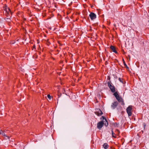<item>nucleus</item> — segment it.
<instances>
[{
    "mask_svg": "<svg viewBox=\"0 0 149 149\" xmlns=\"http://www.w3.org/2000/svg\"><path fill=\"white\" fill-rule=\"evenodd\" d=\"M132 106H130L126 109L127 112L129 116H130L132 115Z\"/></svg>",
    "mask_w": 149,
    "mask_h": 149,
    "instance_id": "nucleus-1",
    "label": "nucleus"
},
{
    "mask_svg": "<svg viewBox=\"0 0 149 149\" xmlns=\"http://www.w3.org/2000/svg\"><path fill=\"white\" fill-rule=\"evenodd\" d=\"M118 102L116 101L114 102L111 104V108L113 109H115L118 106Z\"/></svg>",
    "mask_w": 149,
    "mask_h": 149,
    "instance_id": "nucleus-2",
    "label": "nucleus"
},
{
    "mask_svg": "<svg viewBox=\"0 0 149 149\" xmlns=\"http://www.w3.org/2000/svg\"><path fill=\"white\" fill-rule=\"evenodd\" d=\"M95 113L98 116L101 115L103 114V113L102 111L100 109H96V111L95 112Z\"/></svg>",
    "mask_w": 149,
    "mask_h": 149,
    "instance_id": "nucleus-3",
    "label": "nucleus"
},
{
    "mask_svg": "<svg viewBox=\"0 0 149 149\" xmlns=\"http://www.w3.org/2000/svg\"><path fill=\"white\" fill-rule=\"evenodd\" d=\"M89 16L92 20L95 19L96 17L95 14L93 12H91L90 13Z\"/></svg>",
    "mask_w": 149,
    "mask_h": 149,
    "instance_id": "nucleus-4",
    "label": "nucleus"
},
{
    "mask_svg": "<svg viewBox=\"0 0 149 149\" xmlns=\"http://www.w3.org/2000/svg\"><path fill=\"white\" fill-rule=\"evenodd\" d=\"M108 86L110 88L111 92L113 93L115 92V88L113 86H112L109 82L108 84Z\"/></svg>",
    "mask_w": 149,
    "mask_h": 149,
    "instance_id": "nucleus-5",
    "label": "nucleus"
},
{
    "mask_svg": "<svg viewBox=\"0 0 149 149\" xmlns=\"http://www.w3.org/2000/svg\"><path fill=\"white\" fill-rule=\"evenodd\" d=\"M104 124V123L102 121L98 122L97 125V128L99 130L102 127Z\"/></svg>",
    "mask_w": 149,
    "mask_h": 149,
    "instance_id": "nucleus-6",
    "label": "nucleus"
},
{
    "mask_svg": "<svg viewBox=\"0 0 149 149\" xmlns=\"http://www.w3.org/2000/svg\"><path fill=\"white\" fill-rule=\"evenodd\" d=\"M102 118L103 119V120H104V121H102L104 123V124L106 126H107L108 125V123L106 119L104 116H102Z\"/></svg>",
    "mask_w": 149,
    "mask_h": 149,
    "instance_id": "nucleus-7",
    "label": "nucleus"
},
{
    "mask_svg": "<svg viewBox=\"0 0 149 149\" xmlns=\"http://www.w3.org/2000/svg\"><path fill=\"white\" fill-rule=\"evenodd\" d=\"M4 10L6 11V12L8 13V14H12V12L10 11V9L9 8H6V9H4Z\"/></svg>",
    "mask_w": 149,
    "mask_h": 149,
    "instance_id": "nucleus-8",
    "label": "nucleus"
},
{
    "mask_svg": "<svg viewBox=\"0 0 149 149\" xmlns=\"http://www.w3.org/2000/svg\"><path fill=\"white\" fill-rule=\"evenodd\" d=\"M110 48L113 52L115 53H117V52L115 48L112 45L111 46Z\"/></svg>",
    "mask_w": 149,
    "mask_h": 149,
    "instance_id": "nucleus-9",
    "label": "nucleus"
},
{
    "mask_svg": "<svg viewBox=\"0 0 149 149\" xmlns=\"http://www.w3.org/2000/svg\"><path fill=\"white\" fill-rule=\"evenodd\" d=\"M103 146L105 149H107L108 148L109 145L107 143H104L103 145Z\"/></svg>",
    "mask_w": 149,
    "mask_h": 149,
    "instance_id": "nucleus-10",
    "label": "nucleus"
},
{
    "mask_svg": "<svg viewBox=\"0 0 149 149\" xmlns=\"http://www.w3.org/2000/svg\"><path fill=\"white\" fill-rule=\"evenodd\" d=\"M113 94L114 95V96L116 98V97H119V96L117 92H115Z\"/></svg>",
    "mask_w": 149,
    "mask_h": 149,
    "instance_id": "nucleus-11",
    "label": "nucleus"
},
{
    "mask_svg": "<svg viewBox=\"0 0 149 149\" xmlns=\"http://www.w3.org/2000/svg\"><path fill=\"white\" fill-rule=\"evenodd\" d=\"M1 134L3 135V136H6V137L7 138V139H9V137L8 136H7L6 134H5L4 132H3V131L2 133H1Z\"/></svg>",
    "mask_w": 149,
    "mask_h": 149,
    "instance_id": "nucleus-12",
    "label": "nucleus"
},
{
    "mask_svg": "<svg viewBox=\"0 0 149 149\" xmlns=\"http://www.w3.org/2000/svg\"><path fill=\"white\" fill-rule=\"evenodd\" d=\"M123 64H124V65H125V67L127 68V69H128L129 68L127 66V65L126 64L124 59H123Z\"/></svg>",
    "mask_w": 149,
    "mask_h": 149,
    "instance_id": "nucleus-13",
    "label": "nucleus"
},
{
    "mask_svg": "<svg viewBox=\"0 0 149 149\" xmlns=\"http://www.w3.org/2000/svg\"><path fill=\"white\" fill-rule=\"evenodd\" d=\"M47 97L50 100L51 99V96L49 94H48L47 95Z\"/></svg>",
    "mask_w": 149,
    "mask_h": 149,
    "instance_id": "nucleus-14",
    "label": "nucleus"
},
{
    "mask_svg": "<svg viewBox=\"0 0 149 149\" xmlns=\"http://www.w3.org/2000/svg\"><path fill=\"white\" fill-rule=\"evenodd\" d=\"M121 104L122 105H124L125 104L123 100H121Z\"/></svg>",
    "mask_w": 149,
    "mask_h": 149,
    "instance_id": "nucleus-15",
    "label": "nucleus"
},
{
    "mask_svg": "<svg viewBox=\"0 0 149 149\" xmlns=\"http://www.w3.org/2000/svg\"><path fill=\"white\" fill-rule=\"evenodd\" d=\"M112 136L114 137H116V136H114V133H113V131L112 130Z\"/></svg>",
    "mask_w": 149,
    "mask_h": 149,
    "instance_id": "nucleus-16",
    "label": "nucleus"
},
{
    "mask_svg": "<svg viewBox=\"0 0 149 149\" xmlns=\"http://www.w3.org/2000/svg\"><path fill=\"white\" fill-rule=\"evenodd\" d=\"M118 80H119V81L120 82H121V83H123V81H122V79H121V78H118Z\"/></svg>",
    "mask_w": 149,
    "mask_h": 149,
    "instance_id": "nucleus-17",
    "label": "nucleus"
},
{
    "mask_svg": "<svg viewBox=\"0 0 149 149\" xmlns=\"http://www.w3.org/2000/svg\"><path fill=\"white\" fill-rule=\"evenodd\" d=\"M143 127H144V129L145 128V127L146 126V124H145V123H143Z\"/></svg>",
    "mask_w": 149,
    "mask_h": 149,
    "instance_id": "nucleus-18",
    "label": "nucleus"
},
{
    "mask_svg": "<svg viewBox=\"0 0 149 149\" xmlns=\"http://www.w3.org/2000/svg\"><path fill=\"white\" fill-rule=\"evenodd\" d=\"M123 99L122 98H120L118 100V102H121V100H123Z\"/></svg>",
    "mask_w": 149,
    "mask_h": 149,
    "instance_id": "nucleus-19",
    "label": "nucleus"
},
{
    "mask_svg": "<svg viewBox=\"0 0 149 149\" xmlns=\"http://www.w3.org/2000/svg\"><path fill=\"white\" fill-rule=\"evenodd\" d=\"M116 98L117 100H119V99H120V98L119 97H116Z\"/></svg>",
    "mask_w": 149,
    "mask_h": 149,
    "instance_id": "nucleus-20",
    "label": "nucleus"
},
{
    "mask_svg": "<svg viewBox=\"0 0 149 149\" xmlns=\"http://www.w3.org/2000/svg\"><path fill=\"white\" fill-rule=\"evenodd\" d=\"M130 30V31L132 32H133V31H134V30L133 29H131Z\"/></svg>",
    "mask_w": 149,
    "mask_h": 149,
    "instance_id": "nucleus-21",
    "label": "nucleus"
},
{
    "mask_svg": "<svg viewBox=\"0 0 149 149\" xmlns=\"http://www.w3.org/2000/svg\"><path fill=\"white\" fill-rule=\"evenodd\" d=\"M114 125L115 126H116L117 125V123H115Z\"/></svg>",
    "mask_w": 149,
    "mask_h": 149,
    "instance_id": "nucleus-22",
    "label": "nucleus"
},
{
    "mask_svg": "<svg viewBox=\"0 0 149 149\" xmlns=\"http://www.w3.org/2000/svg\"><path fill=\"white\" fill-rule=\"evenodd\" d=\"M7 19L8 20H7L8 21H9L10 20V18H7Z\"/></svg>",
    "mask_w": 149,
    "mask_h": 149,
    "instance_id": "nucleus-23",
    "label": "nucleus"
},
{
    "mask_svg": "<svg viewBox=\"0 0 149 149\" xmlns=\"http://www.w3.org/2000/svg\"><path fill=\"white\" fill-rule=\"evenodd\" d=\"M3 132V131L1 130H0V134H1V133Z\"/></svg>",
    "mask_w": 149,
    "mask_h": 149,
    "instance_id": "nucleus-24",
    "label": "nucleus"
},
{
    "mask_svg": "<svg viewBox=\"0 0 149 149\" xmlns=\"http://www.w3.org/2000/svg\"><path fill=\"white\" fill-rule=\"evenodd\" d=\"M4 9H6V8H7V6L6 5H5V7H4Z\"/></svg>",
    "mask_w": 149,
    "mask_h": 149,
    "instance_id": "nucleus-25",
    "label": "nucleus"
},
{
    "mask_svg": "<svg viewBox=\"0 0 149 149\" xmlns=\"http://www.w3.org/2000/svg\"><path fill=\"white\" fill-rule=\"evenodd\" d=\"M7 14H6V15L7 16V17H8V15H9L10 14H8V13H6Z\"/></svg>",
    "mask_w": 149,
    "mask_h": 149,
    "instance_id": "nucleus-26",
    "label": "nucleus"
},
{
    "mask_svg": "<svg viewBox=\"0 0 149 149\" xmlns=\"http://www.w3.org/2000/svg\"><path fill=\"white\" fill-rule=\"evenodd\" d=\"M35 47H36V46H35V45H34L33 46V48H35Z\"/></svg>",
    "mask_w": 149,
    "mask_h": 149,
    "instance_id": "nucleus-27",
    "label": "nucleus"
},
{
    "mask_svg": "<svg viewBox=\"0 0 149 149\" xmlns=\"http://www.w3.org/2000/svg\"><path fill=\"white\" fill-rule=\"evenodd\" d=\"M116 131L118 132H119V131L118 130H116Z\"/></svg>",
    "mask_w": 149,
    "mask_h": 149,
    "instance_id": "nucleus-28",
    "label": "nucleus"
},
{
    "mask_svg": "<svg viewBox=\"0 0 149 149\" xmlns=\"http://www.w3.org/2000/svg\"><path fill=\"white\" fill-rule=\"evenodd\" d=\"M10 43H11L12 44H13L14 43V42H10Z\"/></svg>",
    "mask_w": 149,
    "mask_h": 149,
    "instance_id": "nucleus-29",
    "label": "nucleus"
},
{
    "mask_svg": "<svg viewBox=\"0 0 149 149\" xmlns=\"http://www.w3.org/2000/svg\"><path fill=\"white\" fill-rule=\"evenodd\" d=\"M61 96V95H58V97H60Z\"/></svg>",
    "mask_w": 149,
    "mask_h": 149,
    "instance_id": "nucleus-30",
    "label": "nucleus"
},
{
    "mask_svg": "<svg viewBox=\"0 0 149 149\" xmlns=\"http://www.w3.org/2000/svg\"><path fill=\"white\" fill-rule=\"evenodd\" d=\"M65 94L66 95H67V93H65Z\"/></svg>",
    "mask_w": 149,
    "mask_h": 149,
    "instance_id": "nucleus-31",
    "label": "nucleus"
}]
</instances>
